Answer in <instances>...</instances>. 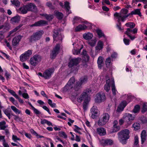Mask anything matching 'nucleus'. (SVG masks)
I'll list each match as a JSON object with an SVG mask.
<instances>
[{
    "instance_id": "1",
    "label": "nucleus",
    "mask_w": 147,
    "mask_h": 147,
    "mask_svg": "<svg viewBox=\"0 0 147 147\" xmlns=\"http://www.w3.org/2000/svg\"><path fill=\"white\" fill-rule=\"evenodd\" d=\"M129 130L127 129L123 130L118 133V140L122 144L127 143V140L129 138Z\"/></svg>"
},
{
    "instance_id": "2",
    "label": "nucleus",
    "mask_w": 147,
    "mask_h": 147,
    "mask_svg": "<svg viewBox=\"0 0 147 147\" xmlns=\"http://www.w3.org/2000/svg\"><path fill=\"white\" fill-rule=\"evenodd\" d=\"M133 15H138L140 16H141L142 15L140 11V9H136L134 11H132L128 14L125 16H124L121 14H119L117 12H116L114 14V16L117 17V18L118 19L119 22L120 21L124 22L126 20V18L129 16Z\"/></svg>"
},
{
    "instance_id": "3",
    "label": "nucleus",
    "mask_w": 147,
    "mask_h": 147,
    "mask_svg": "<svg viewBox=\"0 0 147 147\" xmlns=\"http://www.w3.org/2000/svg\"><path fill=\"white\" fill-rule=\"evenodd\" d=\"M91 92V90L89 89H87L84 90L81 95L77 98L78 102H81L83 100L84 102L89 101L90 98L89 95Z\"/></svg>"
},
{
    "instance_id": "4",
    "label": "nucleus",
    "mask_w": 147,
    "mask_h": 147,
    "mask_svg": "<svg viewBox=\"0 0 147 147\" xmlns=\"http://www.w3.org/2000/svg\"><path fill=\"white\" fill-rule=\"evenodd\" d=\"M110 115L107 113H104L101 116L98 121V125L99 126H102L105 125L109 121Z\"/></svg>"
},
{
    "instance_id": "5",
    "label": "nucleus",
    "mask_w": 147,
    "mask_h": 147,
    "mask_svg": "<svg viewBox=\"0 0 147 147\" xmlns=\"http://www.w3.org/2000/svg\"><path fill=\"white\" fill-rule=\"evenodd\" d=\"M43 34V31H38L33 33L29 38L30 42H32L39 40Z\"/></svg>"
},
{
    "instance_id": "6",
    "label": "nucleus",
    "mask_w": 147,
    "mask_h": 147,
    "mask_svg": "<svg viewBox=\"0 0 147 147\" xmlns=\"http://www.w3.org/2000/svg\"><path fill=\"white\" fill-rule=\"evenodd\" d=\"M41 57L39 55H36L31 58L30 59V64L33 66H36L39 62L41 61Z\"/></svg>"
},
{
    "instance_id": "7",
    "label": "nucleus",
    "mask_w": 147,
    "mask_h": 147,
    "mask_svg": "<svg viewBox=\"0 0 147 147\" xmlns=\"http://www.w3.org/2000/svg\"><path fill=\"white\" fill-rule=\"evenodd\" d=\"M137 31L138 29L136 28H135L133 29L128 28H127L126 31L125 32V34L127 35L131 40H133L136 37L135 36H132L131 33L135 34L137 33Z\"/></svg>"
},
{
    "instance_id": "8",
    "label": "nucleus",
    "mask_w": 147,
    "mask_h": 147,
    "mask_svg": "<svg viewBox=\"0 0 147 147\" xmlns=\"http://www.w3.org/2000/svg\"><path fill=\"white\" fill-rule=\"evenodd\" d=\"M32 54V51L28 50L27 51L22 55L20 56V60L22 62H24L28 59L30 55Z\"/></svg>"
},
{
    "instance_id": "9",
    "label": "nucleus",
    "mask_w": 147,
    "mask_h": 147,
    "mask_svg": "<svg viewBox=\"0 0 147 147\" xmlns=\"http://www.w3.org/2000/svg\"><path fill=\"white\" fill-rule=\"evenodd\" d=\"M105 99V96L104 93L100 92L96 95V97L95 99L96 102L100 103L103 101Z\"/></svg>"
},
{
    "instance_id": "10",
    "label": "nucleus",
    "mask_w": 147,
    "mask_h": 147,
    "mask_svg": "<svg viewBox=\"0 0 147 147\" xmlns=\"http://www.w3.org/2000/svg\"><path fill=\"white\" fill-rule=\"evenodd\" d=\"M81 60V58L79 57L71 59L68 63V66L69 67L76 66L79 63Z\"/></svg>"
},
{
    "instance_id": "11",
    "label": "nucleus",
    "mask_w": 147,
    "mask_h": 147,
    "mask_svg": "<svg viewBox=\"0 0 147 147\" xmlns=\"http://www.w3.org/2000/svg\"><path fill=\"white\" fill-rule=\"evenodd\" d=\"M60 45L57 44L53 49L51 54V59H55L57 55L58 54L60 50Z\"/></svg>"
},
{
    "instance_id": "12",
    "label": "nucleus",
    "mask_w": 147,
    "mask_h": 147,
    "mask_svg": "<svg viewBox=\"0 0 147 147\" xmlns=\"http://www.w3.org/2000/svg\"><path fill=\"white\" fill-rule=\"evenodd\" d=\"M54 71V69L53 68H50L46 70L44 72V78L45 79H49Z\"/></svg>"
},
{
    "instance_id": "13",
    "label": "nucleus",
    "mask_w": 147,
    "mask_h": 147,
    "mask_svg": "<svg viewBox=\"0 0 147 147\" xmlns=\"http://www.w3.org/2000/svg\"><path fill=\"white\" fill-rule=\"evenodd\" d=\"M75 82V79L74 77L70 78L67 84L64 87V89L68 90L71 89L73 87V85Z\"/></svg>"
},
{
    "instance_id": "14",
    "label": "nucleus",
    "mask_w": 147,
    "mask_h": 147,
    "mask_svg": "<svg viewBox=\"0 0 147 147\" xmlns=\"http://www.w3.org/2000/svg\"><path fill=\"white\" fill-rule=\"evenodd\" d=\"M53 33V37L54 41H62V36L59 33L57 30H54Z\"/></svg>"
},
{
    "instance_id": "15",
    "label": "nucleus",
    "mask_w": 147,
    "mask_h": 147,
    "mask_svg": "<svg viewBox=\"0 0 147 147\" xmlns=\"http://www.w3.org/2000/svg\"><path fill=\"white\" fill-rule=\"evenodd\" d=\"M134 119V117L132 116V115L129 113L125 114L123 117V119L125 120L127 123L129 122L132 121Z\"/></svg>"
},
{
    "instance_id": "16",
    "label": "nucleus",
    "mask_w": 147,
    "mask_h": 147,
    "mask_svg": "<svg viewBox=\"0 0 147 147\" xmlns=\"http://www.w3.org/2000/svg\"><path fill=\"white\" fill-rule=\"evenodd\" d=\"M72 45L74 46V49L72 50L73 54L74 55H78L80 54L81 48L80 49L79 46L78 45V43L74 42Z\"/></svg>"
},
{
    "instance_id": "17",
    "label": "nucleus",
    "mask_w": 147,
    "mask_h": 147,
    "mask_svg": "<svg viewBox=\"0 0 147 147\" xmlns=\"http://www.w3.org/2000/svg\"><path fill=\"white\" fill-rule=\"evenodd\" d=\"M101 144L103 146L111 145L113 144V141L111 139H102L100 141Z\"/></svg>"
},
{
    "instance_id": "18",
    "label": "nucleus",
    "mask_w": 147,
    "mask_h": 147,
    "mask_svg": "<svg viewBox=\"0 0 147 147\" xmlns=\"http://www.w3.org/2000/svg\"><path fill=\"white\" fill-rule=\"evenodd\" d=\"M28 11H33L37 10V7L34 3H30L26 5Z\"/></svg>"
},
{
    "instance_id": "19",
    "label": "nucleus",
    "mask_w": 147,
    "mask_h": 147,
    "mask_svg": "<svg viewBox=\"0 0 147 147\" xmlns=\"http://www.w3.org/2000/svg\"><path fill=\"white\" fill-rule=\"evenodd\" d=\"M22 36L20 35L16 36L14 37L12 41V45L13 46H16L18 45L20 41Z\"/></svg>"
},
{
    "instance_id": "20",
    "label": "nucleus",
    "mask_w": 147,
    "mask_h": 147,
    "mask_svg": "<svg viewBox=\"0 0 147 147\" xmlns=\"http://www.w3.org/2000/svg\"><path fill=\"white\" fill-rule=\"evenodd\" d=\"M59 5L62 7L64 6V8L65 9L67 12L68 13V14L71 13V11L70 10V7L69 5V3L67 1H65V2L64 6L63 3L61 2H60L59 3Z\"/></svg>"
},
{
    "instance_id": "21",
    "label": "nucleus",
    "mask_w": 147,
    "mask_h": 147,
    "mask_svg": "<svg viewBox=\"0 0 147 147\" xmlns=\"http://www.w3.org/2000/svg\"><path fill=\"white\" fill-rule=\"evenodd\" d=\"M113 79H111V80L109 79L106 81V84L104 86V89L107 92H108L110 90V85L112 84V83L111 81Z\"/></svg>"
},
{
    "instance_id": "22",
    "label": "nucleus",
    "mask_w": 147,
    "mask_h": 147,
    "mask_svg": "<svg viewBox=\"0 0 147 147\" xmlns=\"http://www.w3.org/2000/svg\"><path fill=\"white\" fill-rule=\"evenodd\" d=\"M47 24V22L44 20H40L37 22H35L34 24L29 25L30 27L34 26H42L44 24Z\"/></svg>"
},
{
    "instance_id": "23",
    "label": "nucleus",
    "mask_w": 147,
    "mask_h": 147,
    "mask_svg": "<svg viewBox=\"0 0 147 147\" xmlns=\"http://www.w3.org/2000/svg\"><path fill=\"white\" fill-rule=\"evenodd\" d=\"M97 133L100 136H103L106 134V129L105 128L102 127L97 128L96 129Z\"/></svg>"
},
{
    "instance_id": "24",
    "label": "nucleus",
    "mask_w": 147,
    "mask_h": 147,
    "mask_svg": "<svg viewBox=\"0 0 147 147\" xmlns=\"http://www.w3.org/2000/svg\"><path fill=\"white\" fill-rule=\"evenodd\" d=\"M127 105V103L126 101L123 100L122 101L118 106L117 109V111L118 112H120L122 111Z\"/></svg>"
},
{
    "instance_id": "25",
    "label": "nucleus",
    "mask_w": 147,
    "mask_h": 147,
    "mask_svg": "<svg viewBox=\"0 0 147 147\" xmlns=\"http://www.w3.org/2000/svg\"><path fill=\"white\" fill-rule=\"evenodd\" d=\"M91 113H92V117L94 118L95 116L97 115L98 113V110L97 109V107L95 106H93L90 110Z\"/></svg>"
},
{
    "instance_id": "26",
    "label": "nucleus",
    "mask_w": 147,
    "mask_h": 147,
    "mask_svg": "<svg viewBox=\"0 0 147 147\" xmlns=\"http://www.w3.org/2000/svg\"><path fill=\"white\" fill-rule=\"evenodd\" d=\"M87 79V77L86 76H84L81 78L80 79V82H77L76 85L77 86H80L83 83L86 82Z\"/></svg>"
},
{
    "instance_id": "27",
    "label": "nucleus",
    "mask_w": 147,
    "mask_h": 147,
    "mask_svg": "<svg viewBox=\"0 0 147 147\" xmlns=\"http://www.w3.org/2000/svg\"><path fill=\"white\" fill-rule=\"evenodd\" d=\"M146 132L145 130H142L141 134V144H143L146 140Z\"/></svg>"
},
{
    "instance_id": "28",
    "label": "nucleus",
    "mask_w": 147,
    "mask_h": 147,
    "mask_svg": "<svg viewBox=\"0 0 147 147\" xmlns=\"http://www.w3.org/2000/svg\"><path fill=\"white\" fill-rule=\"evenodd\" d=\"M87 28V26L84 24L80 25L76 27L75 28V31L76 32H78L84 30Z\"/></svg>"
},
{
    "instance_id": "29",
    "label": "nucleus",
    "mask_w": 147,
    "mask_h": 147,
    "mask_svg": "<svg viewBox=\"0 0 147 147\" xmlns=\"http://www.w3.org/2000/svg\"><path fill=\"white\" fill-rule=\"evenodd\" d=\"M103 43L102 41L99 40L98 42L97 46L96 47V50L98 51L101 50L103 48Z\"/></svg>"
},
{
    "instance_id": "30",
    "label": "nucleus",
    "mask_w": 147,
    "mask_h": 147,
    "mask_svg": "<svg viewBox=\"0 0 147 147\" xmlns=\"http://www.w3.org/2000/svg\"><path fill=\"white\" fill-rule=\"evenodd\" d=\"M92 34L89 32H88L87 33H85L83 34V38L86 40H90L92 39Z\"/></svg>"
},
{
    "instance_id": "31",
    "label": "nucleus",
    "mask_w": 147,
    "mask_h": 147,
    "mask_svg": "<svg viewBox=\"0 0 147 147\" xmlns=\"http://www.w3.org/2000/svg\"><path fill=\"white\" fill-rule=\"evenodd\" d=\"M8 127V125L6 124L5 121H3L0 122V130H4Z\"/></svg>"
},
{
    "instance_id": "32",
    "label": "nucleus",
    "mask_w": 147,
    "mask_h": 147,
    "mask_svg": "<svg viewBox=\"0 0 147 147\" xmlns=\"http://www.w3.org/2000/svg\"><path fill=\"white\" fill-rule=\"evenodd\" d=\"M19 11L22 14H26L28 11L26 7V5L20 7L19 9Z\"/></svg>"
},
{
    "instance_id": "33",
    "label": "nucleus",
    "mask_w": 147,
    "mask_h": 147,
    "mask_svg": "<svg viewBox=\"0 0 147 147\" xmlns=\"http://www.w3.org/2000/svg\"><path fill=\"white\" fill-rule=\"evenodd\" d=\"M20 17L18 16H16L12 18L10 20L11 22L13 24L18 23L20 21Z\"/></svg>"
},
{
    "instance_id": "34",
    "label": "nucleus",
    "mask_w": 147,
    "mask_h": 147,
    "mask_svg": "<svg viewBox=\"0 0 147 147\" xmlns=\"http://www.w3.org/2000/svg\"><path fill=\"white\" fill-rule=\"evenodd\" d=\"M103 62L102 57L99 56L98 59L97 63L98 64V67L99 68L101 69L102 66V64Z\"/></svg>"
},
{
    "instance_id": "35",
    "label": "nucleus",
    "mask_w": 147,
    "mask_h": 147,
    "mask_svg": "<svg viewBox=\"0 0 147 147\" xmlns=\"http://www.w3.org/2000/svg\"><path fill=\"white\" fill-rule=\"evenodd\" d=\"M22 25V24H20L18 26L13 29L12 30L10 31L9 32V35H11L12 34L16 32L17 31L20 29Z\"/></svg>"
},
{
    "instance_id": "36",
    "label": "nucleus",
    "mask_w": 147,
    "mask_h": 147,
    "mask_svg": "<svg viewBox=\"0 0 147 147\" xmlns=\"http://www.w3.org/2000/svg\"><path fill=\"white\" fill-rule=\"evenodd\" d=\"M111 82L112 83V91L113 94V95H115L116 94V90L115 88L114 82V79H112L111 81Z\"/></svg>"
},
{
    "instance_id": "37",
    "label": "nucleus",
    "mask_w": 147,
    "mask_h": 147,
    "mask_svg": "<svg viewBox=\"0 0 147 147\" xmlns=\"http://www.w3.org/2000/svg\"><path fill=\"white\" fill-rule=\"evenodd\" d=\"M55 15L57 18L59 19H62L63 17V14L59 12L56 11L55 12Z\"/></svg>"
},
{
    "instance_id": "38",
    "label": "nucleus",
    "mask_w": 147,
    "mask_h": 147,
    "mask_svg": "<svg viewBox=\"0 0 147 147\" xmlns=\"http://www.w3.org/2000/svg\"><path fill=\"white\" fill-rule=\"evenodd\" d=\"M11 2L13 5L17 7H19L20 5V3L18 0H11Z\"/></svg>"
},
{
    "instance_id": "39",
    "label": "nucleus",
    "mask_w": 147,
    "mask_h": 147,
    "mask_svg": "<svg viewBox=\"0 0 147 147\" xmlns=\"http://www.w3.org/2000/svg\"><path fill=\"white\" fill-rule=\"evenodd\" d=\"M96 32L99 38H100L102 37H105L104 34L102 32L101 30L97 29L96 30Z\"/></svg>"
},
{
    "instance_id": "40",
    "label": "nucleus",
    "mask_w": 147,
    "mask_h": 147,
    "mask_svg": "<svg viewBox=\"0 0 147 147\" xmlns=\"http://www.w3.org/2000/svg\"><path fill=\"white\" fill-rule=\"evenodd\" d=\"M125 26L127 27H129L130 28L132 29L134 28L135 26V24L133 22H129L126 23Z\"/></svg>"
},
{
    "instance_id": "41",
    "label": "nucleus",
    "mask_w": 147,
    "mask_h": 147,
    "mask_svg": "<svg viewBox=\"0 0 147 147\" xmlns=\"http://www.w3.org/2000/svg\"><path fill=\"white\" fill-rule=\"evenodd\" d=\"M11 109L16 113V114H20L21 113V111L17 109L15 107L11 106Z\"/></svg>"
},
{
    "instance_id": "42",
    "label": "nucleus",
    "mask_w": 147,
    "mask_h": 147,
    "mask_svg": "<svg viewBox=\"0 0 147 147\" xmlns=\"http://www.w3.org/2000/svg\"><path fill=\"white\" fill-rule=\"evenodd\" d=\"M28 103L29 105L32 108V109L34 111V112L37 114H39L40 113V111L37 109L35 108L31 104V103L30 102H28Z\"/></svg>"
},
{
    "instance_id": "43",
    "label": "nucleus",
    "mask_w": 147,
    "mask_h": 147,
    "mask_svg": "<svg viewBox=\"0 0 147 147\" xmlns=\"http://www.w3.org/2000/svg\"><path fill=\"white\" fill-rule=\"evenodd\" d=\"M4 114L9 119H11V111H9L7 109H5L3 110Z\"/></svg>"
},
{
    "instance_id": "44",
    "label": "nucleus",
    "mask_w": 147,
    "mask_h": 147,
    "mask_svg": "<svg viewBox=\"0 0 147 147\" xmlns=\"http://www.w3.org/2000/svg\"><path fill=\"white\" fill-rule=\"evenodd\" d=\"M140 106L139 105H136L135 106L133 110V112L135 113H138L140 111Z\"/></svg>"
},
{
    "instance_id": "45",
    "label": "nucleus",
    "mask_w": 147,
    "mask_h": 147,
    "mask_svg": "<svg viewBox=\"0 0 147 147\" xmlns=\"http://www.w3.org/2000/svg\"><path fill=\"white\" fill-rule=\"evenodd\" d=\"M42 16H44L45 17L46 19L48 20H50L53 19V15H47V14H43Z\"/></svg>"
},
{
    "instance_id": "46",
    "label": "nucleus",
    "mask_w": 147,
    "mask_h": 147,
    "mask_svg": "<svg viewBox=\"0 0 147 147\" xmlns=\"http://www.w3.org/2000/svg\"><path fill=\"white\" fill-rule=\"evenodd\" d=\"M132 127L134 128V129L135 131L138 130L140 128V124L137 123L133 124L132 125Z\"/></svg>"
},
{
    "instance_id": "47",
    "label": "nucleus",
    "mask_w": 147,
    "mask_h": 147,
    "mask_svg": "<svg viewBox=\"0 0 147 147\" xmlns=\"http://www.w3.org/2000/svg\"><path fill=\"white\" fill-rule=\"evenodd\" d=\"M59 135L60 136L64 138L65 139H66L67 138V136L65 134V133L63 131H60L59 132Z\"/></svg>"
},
{
    "instance_id": "48",
    "label": "nucleus",
    "mask_w": 147,
    "mask_h": 147,
    "mask_svg": "<svg viewBox=\"0 0 147 147\" xmlns=\"http://www.w3.org/2000/svg\"><path fill=\"white\" fill-rule=\"evenodd\" d=\"M146 111H147V103H144L143 105L141 112L142 113H144Z\"/></svg>"
},
{
    "instance_id": "49",
    "label": "nucleus",
    "mask_w": 147,
    "mask_h": 147,
    "mask_svg": "<svg viewBox=\"0 0 147 147\" xmlns=\"http://www.w3.org/2000/svg\"><path fill=\"white\" fill-rule=\"evenodd\" d=\"M7 91L10 93L12 96H14L15 98H18V95L16 94V92L13 90H11L10 89H8Z\"/></svg>"
},
{
    "instance_id": "50",
    "label": "nucleus",
    "mask_w": 147,
    "mask_h": 147,
    "mask_svg": "<svg viewBox=\"0 0 147 147\" xmlns=\"http://www.w3.org/2000/svg\"><path fill=\"white\" fill-rule=\"evenodd\" d=\"M11 115L15 117L14 119L16 121L18 122L22 121V119L21 117H20L18 116L15 115H13V114H11Z\"/></svg>"
},
{
    "instance_id": "51",
    "label": "nucleus",
    "mask_w": 147,
    "mask_h": 147,
    "mask_svg": "<svg viewBox=\"0 0 147 147\" xmlns=\"http://www.w3.org/2000/svg\"><path fill=\"white\" fill-rule=\"evenodd\" d=\"M82 54L84 56V58H86V59L85 60L86 61H88L89 59V57L86 54V51L83 50L82 53Z\"/></svg>"
},
{
    "instance_id": "52",
    "label": "nucleus",
    "mask_w": 147,
    "mask_h": 147,
    "mask_svg": "<svg viewBox=\"0 0 147 147\" xmlns=\"http://www.w3.org/2000/svg\"><path fill=\"white\" fill-rule=\"evenodd\" d=\"M117 18V17H116ZM118 20V19L117 18ZM119 21V20H118V22L119 23V25H118V24H117L116 26H117V28L119 29V30L121 31V32H123V28H122L121 27V22H120V21Z\"/></svg>"
},
{
    "instance_id": "53",
    "label": "nucleus",
    "mask_w": 147,
    "mask_h": 147,
    "mask_svg": "<svg viewBox=\"0 0 147 147\" xmlns=\"http://www.w3.org/2000/svg\"><path fill=\"white\" fill-rule=\"evenodd\" d=\"M111 64V59L110 57L107 58L105 61V64L107 67H109Z\"/></svg>"
},
{
    "instance_id": "54",
    "label": "nucleus",
    "mask_w": 147,
    "mask_h": 147,
    "mask_svg": "<svg viewBox=\"0 0 147 147\" xmlns=\"http://www.w3.org/2000/svg\"><path fill=\"white\" fill-rule=\"evenodd\" d=\"M113 132L118 131L120 129V127L118 126L113 125Z\"/></svg>"
},
{
    "instance_id": "55",
    "label": "nucleus",
    "mask_w": 147,
    "mask_h": 147,
    "mask_svg": "<svg viewBox=\"0 0 147 147\" xmlns=\"http://www.w3.org/2000/svg\"><path fill=\"white\" fill-rule=\"evenodd\" d=\"M96 40H94L88 42V44L91 47H94L96 44Z\"/></svg>"
},
{
    "instance_id": "56",
    "label": "nucleus",
    "mask_w": 147,
    "mask_h": 147,
    "mask_svg": "<svg viewBox=\"0 0 147 147\" xmlns=\"http://www.w3.org/2000/svg\"><path fill=\"white\" fill-rule=\"evenodd\" d=\"M12 139L15 142H16L17 140H21L20 138H18L17 136L14 135H12Z\"/></svg>"
},
{
    "instance_id": "57",
    "label": "nucleus",
    "mask_w": 147,
    "mask_h": 147,
    "mask_svg": "<svg viewBox=\"0 0 147 147\" xmlns=\"http://www.w3.org/2000/svg\"><path fill=\"white\" fill-rule=\"evenodd\" d=\"M134 140V144L135 145H137L139 143V138L136 135L135 136Z\"/></svg>"
},
{
    "instance_id": "58",
    "label": "nucleus",
    "mask_w": 147,
    "mask_h": 147,
    "mask_svg": "<svg viewBox=\"0 0 147 147\" xmlns=\"http://www.w3.org/2000/svg\"><path fill=\"white\" fill-rule=\"evenodd\" d=\"M3 130L4 131L5 134V135L7 136H9L10 135V132L9 129L7 128H6Z\"/></svg>"
},
{
    "instance_id": "59",
    "label": "nucleus",
    "mask_w": 147,
    "mask_h": 147,
    "mask_svg": "<svg viewBox=\"0 0 147 147\" xmlns=\"http://www.w3.org/2000/svg\"><path fill=\"white\" fill-rule=\"evenodd\" d=\"M88 101H84L83 103V109L85 110L87 109V103Z\"/></svg>"
},
{
    "instance_id": "60",
    "label": "nucleus",
    "mask_w": 147,
    "mask_h": 147,
    "mask_svg": "<svg viewBox=\"0 0 147 147\" xmlns=\"http://www.w3.org/2000/svg\"><path fill=\"white\" fill-rule=\"evenodd\" d=\"M121 12L122 13H121V14L123 15L124 16H125V15H124L123 14H126L128 12V10L126 9H123L121 10ZM119 13L121 14L120 13Z\"/></svg>"
},
{
    "instance_id": "61",
    "label": "nucleus",
    "mask_w": 147,
    "mask_h": 147,
    "mask_svg": "<svg viewBox=\"0 0 147 147\" xmlns=\"http://www.w3.org/2000/svg\"><path fill=\"white\" fill-rule=\"evenodd\" d=\"M0 141L2 142L3 143L6 142L5 136L0 135Z\"/></svg>"
},
{
    "instance_id": "62",
    "label": "nucleus",
    "mask_w": 147,
    "mask_h": 147,
    "mask_svg": "<svg viewBox=\"0 0 147 147\" xmlns=\"http://www.w3.org/2000/svg\"><path fill=\"white\" fill-rule=\"evenodd\" d=\"M80 18L79 17H75L73 21V23L74 24L75 23L79 22L80 20Z\"/></svg>"
},
{
    "instance_id": "63",
    "label": "nucleus",
    "mask_w": 147,
    "mask_h": 147,
    "mask_svg": "<svg viewBox=\"0 0 147 147\" xmlns=\"http://www.w3.org/2000/svg\"><path fill=\"white\" fill-rule=\"evenodd\" d=\"M123 42L126 45H128L129 44L130 40L126 38H124L123 39Z\"/></svg>"
},
{
    "instance_id": "64",
    "label": "nucleus",
    "mask_w": 147,
    "mask_h": 147,
    "mask_svg": "<svg viewBox=\"0 0 147 147\" xmlns=\"http://www.w3.org/2000/svg\"><path fill=\"white\" fill-rule=\"evenodd\" d=\"M22 96L24 98L26 99H28L29 98L28 94L26 93H24L22 94Z\"/></svg>"
}]
</instances>
